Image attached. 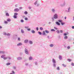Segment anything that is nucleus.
Here are the masks:
<instances>
[{
	"instance_id": "nucleus-4",
	"label": "nucleus",
	"mask_w": 74,
	"mask_h": 74,
	"mask_svg": "<svg viewBox=\"0 0 74 74\" xmlns=\"http://www.w3.org/2000/svg\"><path fill=\"white\" fill-rule=\"evenodd\" d=\"M51 11L53 13H55V9L53 8L51 9Z\"/></svg>"
},
{
	"instance_id": "nucleus-39",
	"label": "nucleus",
	"mask_w": 74,
	"mask_h": 74,
	"mask_svg": "<svg viewBox=\"0 0 74 74\" xmlns=\"http://www.w3.org/2000/svg\"><path fill=\"white\" fill-rule=\"evenodd\" d=\"M53 66H54V67H56V64H55V63H53Z\"/></svg>"
},
{
	"instance_id": "nucleus-1",
	"label": "nucleus",
	"mask_w": 74,
	"mask_h": 74,
	"mask_svg": "<svg viewBox=\"0 0 74 74\" xmlns=\"http://www.w3.org/2000/svg\"><path fill=\"white\" fill-rule=\"evenodd\" d=\"M53 17L54 19H58V14H55L53 16Z\"/></svg>"
},
{
	"instance_id": "nucleus-26",
	"label": "nucleus",
	"mask_w": 74,
	"mask_h": 74,
	"mask_svg": "<svg viewBox=\"0 0 74 74\" xmlns=\"http://www.w3.org/2000/svg\"><path fill=\"white\" fill-rule=\"evenodd\" d=\"M5 56V55H2L1 56V58H4Z\"/></svg>"
},
{
	"instance_id": "nucleus-9",
	"label": "nucleus",
	"mask_w": 74,
	"mask_h": 74,
	"mask_svg": "<svg viewBox=\"0 0 74 74\" xmlns=\"http://www.w3.org/2000/svg\"><path fill=\"white\" fill-rule=\"evenodd\" d=\"M52 62L53 63H56V60H55V59H54V58H53L52 59Z\"/></svg>"
},
{
	"instance_id": "nucleus-27",
	"label": "nucleus",
	"mask_w": 74,
	"mask_h": 74,
	"mask_svg": "<svg viewBox=\"0 0 74 74\" xmlns=\"http://www.w3.org/2000/svg\"><path fill=\"white\" fill-rule=\"evenodd\" d=\"M5 15H6V16H10L9 14L8 13H6L5 14Z\"/></svg>"
},
{
	"instance_id": "nucleus-16",
	"label": "nucleus",
	"mask_w": 74,
	"mask_h": 74,
	"mask_svg": "<svg viewBox=\"0 0 74 74\" xmlns=\"http://www.w3.org/2000/svg\"><path fill=\"white\" fill-rule=\"evenodd\" d=\"M21 33H22L23 34V33H24V31L23 30V29H21Z\"/></svg>"
},
{
	"instance_id": "nucleus-35",
	"label": "nucleus",
	"mask_w": 74,
	"mask_h": 74,
	"mask_svg": "<svg viewBox=\"0 0 74 74\" xmlns=\"http://www.w3.org/2000/svg\"><path fill=\"white\" fill-rule=\"evenodd\" d=\"M21 23H23L24 22V20L23 19H22L21 20Z\"/></svg>"
},
{
	"instance_id": "nucleus-37",
	"label": "nucleus",
	"mask_w": 74,
	"mask_h": 74,
	"mask_svg": "<svg viewBox=\"0 0 74 74\" xmlns=\"http://www.w3.org/2000/svg\"><path fill=\"white\" fill-rule=\"evenodd\" d=\"M13 17L14 18H17V16H15V15H14L13 16Z\"/></svg>"
},
{
	"instance_id": "nucleus-21",
	"label": "nucleus",
	"mask_w": 74,
	"mask_h": 74,
	"mask_svg": "<svg viewBox=\"0 0 74 74\" xmlns=\"http://www.w3.org/2000/svg\"><path fill=\"white\" fill-rule=\"evenodd\" d=\"M10 35H11V34H9V33L7 34L6 35L7 36H8V37H10Z\"/></svg>"
},
{
	"instance_id": "nucleus-22",
	"label": "nucleus",
	"mask_w": 74,
	"mask_h": 74,
	"mask_svg": "<svg viewBox=\"0 0 74 74\" xmlns=\"http://www.w3.org/2000/svg\"><path fill=\"white\" fill-rule=\"evenodd\" d=\"M67 60L68 61V62H70L71 61H72V60H71L70 59H67Z\"/></svg>"
},
{
	"instance_id": "nucleus-49",
	"label": "nucleus",
	"mask_w": 74,
	"mask_h": 74,
	"mask_svg": "<svg viewBox=\"0 0 74 74\" xmlns=\"http://www.w3.org/2000/svg\"><path fill=\"white\" fill-rule=\"evenodd\" d=\"M54 29L56 30H58V28H57V27H54Z\"/></svg>"
},
{
	"instance_id": "nucleus-45",
	"label": "nucleus",
	"mask_w": 74,
	"mask_h": 74,
	"mask_svg": "<svg viewBox=\"0 0 74 74\" xmlns=\"http://www.w3.org/2000/svg\"><path fill=\"white\" fill-rule=\"evenodd\" d=\"M40 30H43V28H42V27H40Z\"/></svg>"
},
{
	"instance_id": "nucleus-50",
	"label": "nucleus",
	"mask_w": 74,
	"mask_h": 74,
	"mask_svg": "<svg viewBox=\"0 0 74 74\" xmlns=\"http://www.w3.org/2000/svg\"><path fill=\"white\" fill-rule=\"evenodd\" d=\"M37 1H36L34 3V5H36V4H37Z\"/></svg>"
},
{
	"instance_id": "nucleus-48",
	"label": "nucleus",
	"mask_w": 74,
	"mask_h": 74,
	"mask_svg": "<svg viewBox=\"0 0 74 74\" xmlns=\"http://www.w3.org/2000/svg\"><path fill=\"white\" fill-rule=\"evenodd\" d=\"M13 69H15H15H16V66H14L13 67Z\"/></svg>"
},
{
	"instance_id": "nucleus-30",
	"label": "nucleus",
	"mask_w": 74,
	"mask_h": 74,
	"mask_svg": "<svg viewBox=\"0 0 74 74\" xmlns=\"http://www.w3.org/2000/svg\"><path fill=\"white\" fill-rule=\"evenodd\" d=\"M56 70H60V68L58 66V67L56 68Z\"/></svg>"
},
{
	"instance_id": "nucleus-10",
	"label": "nucleus",
	"mask_w": 74,
	"mask_h": 74,
	"mask_svg": "<svg viewBox=\"0 0 74 74\" xmlns=\"http://www.w3.org/2000/svg\"><path fill=\"white\" fill-rule=\"evenodd\" d=\"M16 35H14L13 37V39L14 40H16Z\"/></svg>"
},
{
	"instance_id": "nucleus-55",
	"label": "nucleus",
	"mask_w": 74,
	"mask_h": 74,
	"mask_svg": "<svg viewBox=\"0 0 74 74\" xmlns=\"http://www.w3.org/2000/svg\"><path fill=\"white\" fill-rule=\"evenodd\" d=\"M36 30H37V31H38V27H36Z\"/></svg>"
},
{
	"instance_id": "nucleus-43",
	"label": "nucleus",
	"mask_w": 74,
	"mask_h": 74,
	"mask_svg": "<svg viewBox=\"0 0 74 74\" xmlns=\"http://www.w3.org/2000/svg\"><path fill=\"white\" fill-rule=\"evenodd\" d=\"M34 63L35 64H36V65H37V64H38L37 63V62H35Z\"/></svg>"
},
{
	"instance_id": "nucleus-20",
	"label": "nucleus",
	"mask_w": 74,
	"mask_h": 74,
	"mask_svg": "<svg viewBox=\"0 0 74 74\" xmlns=\"http://www.w3.org/2000/svg\"><path fill=\"white\" fill-rule=\"evenodd\" d=\"M58 21L59 22H60V23H61L63 22V21H62V20H58Z\"/></svg>"
},
{
	"instance_id": "nucleus-3",
	"label": "nucleus",
	"mask_w": 74,
	"mask_h": 74,
	"mask_svg": "<svg viewBox=\"0 0 74 74\" xmlns=\"http://www.w3.org/2000/svg\"><path fill=\"white\" fill-rule=\"evenodd\" d=\"M28 42L29 44L30 45H32L33 44V41H32L31 40H29Z\"/></svg>"
},
{
	"instance_id": "nucleus-56",
	"label": "nucleus",
	"mask_w": 74,
	"mask_h": 74,
	"mask_svg": "<svg viewBox=\"0 0 74 74\" xmlns=\"http://www.w3.org/2000/svg\"><path fill=\"white\" fill-rule=\"evenodd\" d=\"M47 38L48 39H49V40L50 39V38L49 37V36H47Z\"/></svg>"
},
{
	"instance_id": "nucleus-19",
	"label": "nucleus",
	"mask_w": 74,
	"mask_h": 74,
	"mask_svg": "<svg viewBox=\"0 0 74 74\" xmlns=\"http://www.w3.org/2000/svg\"><path fill=\"white\" fill-rule=\"evenodd\" d=\"M45 32L44 31H43L42 34V35H43V36H45Z\"/></svg>"
},
{
	"instance_id": "nucleus-64",
	"label": "nucleus",
	"mask_w": 74,
	"mask_h": 74,
	"mask_svg": "<svg viewBox=\"0 0 74 74\" xmlns=\"http://www.w3.org/2000/svg\"><path fill=\"white\" fill-rule=\"evenodd\" d=\"M72 29H74V26H73L72 27Z\"/></svg>"
},
{
	"instance_id": "nucleus-38",
	"label": "nucleus",
	"mask_w": 74,
	"mask_h": 74,
	"mask_svg": "<svg viewBox=\"0 0 74 74\" xmlns=\"http://www.w3.org/2000/svg\"><path fill=\"white\" fill-rule=\"evenodd\" d=\"M71 66H74V63L73 62H72L71 63Z\"/></svg>"
},
{
	"instance_id": "nucleus-23",
	"label": "nucleus",
	"mask_w": 74,
	"mask_h": 74,
	"mask_svg": "<svg viewBox=\"0 0 74 74\" xmlns=\"http://www.w3.org/2000/svg\"><path fill=\"white\" fill-rule=\"evenodd\" d=\"M51 19L53 22L54 21H55V18H54V17H52Z\"/></svg>"
},
{
	"instance_id": "nucleus-58",
	"label": "nucleus",
	"mask_w": 74,
	"mask_h": 74,
	"mask_svg": "<svg viewBox=\"0 0 74 74\" xmlns=\"http://www.w3.org/2000/svg\"><path fill=\"white\" fill-rule=\"evenodd\" d=\"M8 22H7L6 21H5L4 22V23H5V24H7V23H8Z\"/></svg>"
},
{
	"instance_id": "nucleus-41",
	"label": "nucleus",
	"mask_w": 74,
	"mask_h": 74,
	"mask_svg": "<svg viewBox=\"0 0 74 74\" xmlns=\"http://www.w3.org/2000/svg\"><path fill=\"white\" fill-rule=\"evenodd\" d=\"M62 65L63 67H66V65L64 64H62Z\"/></svg>"
},
{
	"instance_id": "nucleus-18",
	"label": "nucleus",
	"mask_w": 74,
	"mask_h": 74,
	"mask_svg": "<svg viewBox=\"0 0 74 74\" xmlns=\"http://www.w3.org/2000/svg\"><path fill=\"white\" fill-rule=\"evenodd\" d=\"M64 39H67V38H68V37L67 36H65L64 37Z\"/></svg>"
},
{
	"instance_id": "nucleus-47",
	"label": "nucleus",
	"mask_w": 74,
	"mask_h": 74,
	"mask_svg": "<svg viewBox=\"0 0 74 74\" xmlns=\"http://www.w3.org/2000/svg\"><path fill=\"white\" fill-rule=\"evenodd\" d=\"M7 58L9 60H10V59H11V57H8Z\"/></svg>"
},
{
	"instance_id": "nucleus-40",
	"label": "nucleus",
	"mask_w": 74,
	"mask_h": 74,
	"mask_svg": "<svg viewBox=\"0 0 74 74\" xmlns=\"http://www.w3.org/2000/svg\"><path fill=\"white\" fill-rule=\"evenodd\" d=\"M18 15V13H14V15H15L16 16H17V15Z\"/></svg>"
},
{
	"instance_id": "nucleus-29",
	"label": "nucleus",
	"mask_w": 74,
	"mask_h": 74,
	"mask_svg": "<svg viewBox=\"0 0 74 74\" xmlns=\"http://www.w3.org/2000/svg\"><path fill=\"white\" fill-rule=\"evenodd\" d=\"M0 53H3V54H4V51H0Z\"/></svg>"
},
{
	"instance_id": "nucleus-31",
	"label": "nucleus",
	"mask_w": 74,
	"mask_h": 74,
	"mask_svg": "<svg viewBox=\"0 0 74 74\" xmlns=\"http://www.w3.org/2000/svg\"><path fill=\"white\" fill-rule=\"evenodd\" d=\"M8 59L7 57H5L3 58L4 60H6V59Z\"/></svg>"
},
{
	"instance_id": "nucleus-52",
	"label": "nucleus",
	"mask_w": 74,
	"mask_h": 74,
	"mask_svg": "<svg viewBox=\"0 0 74 74\" xmlns=\"http://www.w3.org/2000/svg\"><path fill=\"white\" fill-rule=\"evenodd\" d=\"M28 19V18L27 17H25V20L26 21Z\"/></svg>"
},
{
	"instance_id": "nucleus-33",
	"label": "nucleus",
	"mask_w": 74,
	"mask_h": 74,
	"mask_svg": "<svg viewBox=\"0 0 74 74\" xmlns=\"http://www.w3.org/2000/svg\"><path fill=\"white\" fill-rule=\"evenodd\" d=\"M51 32H55V30L54 29H51Z\"/></svg>"
},
{
	"instance_id": "nucleus-57",
	"label": "nucleus",
	"mask_w": 74,
	"mask_h": 74,
	"mask_svg": "<svg viewBox=\"0 0 74 74\" xmlns=\"http://www.w3.org/2000/svg\"><path fill=\"white\" fill-rule=\"evenodd\" d=\"M25 29H28V28H29V27L28 26L25 27Z\"/></svg>"
},
{
	"instance_id": "nucleus-59",
	"label": "nucleus",
	"mask_w": 74,
	"mask_h": 74,
	"mask_svg": "<svg viewBox=\"0 0 74 74\" xmlns=\"http://www.w3.org/2000/svg\"><path fill=\"white\" fill-rule=\"evenodd\" d=\"M60 33H63V31L62 30H61L60 31Z\"/></svg>"
},
{
	"instance_id": "nucleus-51",
	"label": "nucleus",
	"mask_w": 74,
	"mask_h": 74,
	"mask_svg": "<svg viewBox=\"0 0 74 74\" xmlns=\"http://www.w3.org/2000/svg\"><path fill=\"white\" fill-rule=\"evenodd\" d=\"M28 64H29L28 63H26L25 64V65L26 66H28Z\"/></svg>"
},
{
	"instance_id": "nucleus-2",
	"label": "nucleus",
	"mask_w": 74,
	"mask_h": 74,
	"mask_svg": "<svg viewBox=\"0 0 74 74\" xmlns=\"http://www.w3.org/2000/svg\"><path fill=\"white\" fill-rule=\"evenodd\" d=\"M25 53H26V54H27V55H29V51H28V50H27V49L26 48L25 49Z\"/></svg>"
},
{
	"instance_id": "nucleus-24",
	"label": "nucleus",
	"mask_w": 74,
	"mask_h": 74,
	"mask_svg": "<svg viewBox=\"0 0 74 74\" xmlns=\"http://www.w3.org/2000/svg\"><path fill=\"white\" fill-rule=\"evenodd\" d=\"M10 64H11V63L10 62H8L6 64V65H7V66H8L9 65H10Z\"/></svg>"
},
{
	"instance_id": "nucleus-17",
	"label": "nucleus",
	"mask_w": 74,
	"mask_h": 74,
	"mask_svg": "<svg viewBox=\"0 0 74 74\" xmlns=\"http://www.w3.org/2000/svg\"><path fill=\"white\" fill-rule=\"evenodd\" d=\"M11 20L10 18H8L7 19V21L8 22H11Z\"/></svg>"
},
{
	"instance_id": "nucleus-28",
	"label": "nucleus",
	"mask_w": 74,
	"mask_h": 74,
	"mask_svg": "<svg viewBox=\"0 0 74 74\" xmlns=\"http://www.w3.org/2000/svg\"><path fill=\"white\" fill-rule=\"evenodd\" d=\"M56 32L57 33H58V34H59V33H60V31L59 30H57Z\"/></svg>"
},
{
	"instance_id": "nucleus-13",
	"label": "nucleus",
	"mask_w": 74,
	"mask_h": 74,
	"mask_svg": "<svg viewBox=\"0 0 74 74\" xmlns=\"http://www.w3.org/2000/svg\"><path fill=\"white\" fill-rule=\"evenodd\" d=\"M22 45V43H19L17 44V46H20L21 45Z\"/></svg>"
},
{
	"instance_id": "nucleus-60",
	"label": "nucleus",
	"mask_w": 74,
	"mask_h": 74,
	"mask_svg": "<svg viewBox=\"0 0 74 74\" xmlns=\"http://www.w3.org/2000/svg\"><path fill=\"white\" fill-rule=\"evenodd\" d=\"M12 73H13V74H15V72H14V71H12Z\"/></svg>"
},
{
	"instance_id": "nucleus-12",
	"label": "nucleus",
	"mask_w": 74,
	"mask_h": 74,
	"mask_svg": "<svg viewBox=\"0 0 74 74\" xmlns=\"http://www.w3.org/2000/svg\"><path fill=\"white\" fill-rule=\"evenodd\" d=\"M56 25H57L58 26H60V24L58 22H56Z\"/></svg>"
},
{
	"instance_id": "nucleus-14",
	"label": "nucleus",
	"mask_w": 74,
	"mask_h": 74,
	"mask_svg": "<svg viewBox=\"0 0 74 74\" xmlns=\"http://www.w3.org/2000/svg\"><path fill=\"white\" fill-rule=\"evenodd\" d=\"M33 59V58H32V57L30 56L29 57V60H32Z\"/></svg>"
},
{
	"instance_id": "nucleus-7",
	"label": "nucleus",
	"mask_w": 74,
	"mask_h": 74,
	"mask_svg": "<svg viewBox=\"0 0 74 74\" xmlns=\"http://www.w3.org/2000/svg\"><path fill=\"white\" fill-rule=\"evenodd\" d=\"M17 60H22V58L21 57H18L17 58Z\"/></svg>"
},
{
	"instance_id": "nucleus-6",
	"label": "nucleus",
	"mask_w": 74,
	"mask_h": 74,
	"mask_svg": "<svg viewBox=\"0 0 74 74\" xmlns=\"http://www.w3.org/2000/svg\"><path fill=\"white\" fill-rule=\"evenodd\" d=\"M70 8L69 7L68 9V10H66V12H70Z\"/></svg>"
},
{
	"instance_id": "nucleus-63",
	"label": "nucleus",
	"mask_w": 74,
	"mask_h": 74,
	"mask_svg": "<svg viewBox=\"0 0 74 74\" xmlns=\"http://www.w3.org/2000/svg\"><path fill=\"white\" fill-rule=\"evenodd\" d=\"M19 8V10H22V7H20Z\"/></svg>"
},
{
	"instance_id": "nucleus-62",
	"label": "nucleus",
	"mask_w": 74,
	"mask_h": 74,
	"mask_svg": "<svg viewBox=\"0 0 74 74\" xmlns=\"http://www.w3.org/2000/svg\"><path fill=\"white\" fill-rule=\"evenodd\" d=\"M7 34L6 33H4V35H5V36H6V35H7Z\"/></svg>"
},
{
	"instance_id": "nucleus-61",
	"label": "nucleus",
	"mask_w": 74,
	"mask_h": 74,
	"mask_svg": "<svg viewBox=\"0 0 74 74\" xmlns=\"http://www.w3.org/2000/svg\"><path fill=\"white\" fill-rule=\"evenodd\" d=\"M27 30H28V31H30V29L29 28V29H27Z\"/></svg>"
},
{
	"instance_id": "nucleus-11",
	"label": "nucleus",
	"mask_w": 74,
	"mask_h": 74,
	"mask_svg": "<svg viewBox=\"0 0 74 74\" xmlns=\"http://www.w3.org/2000/svg\"><path fill=\"white\" fill-rule=\"evenodd\" d=\"M28 41H29V40L28 39H26L24 40V42L25 43H27V42H28Z\"/></svg>"
},
{
	"instance_id": "nucleus-32",
	"label": "nucleus",
	"mask_w": 74,
	"mask_h": 74,
	"mask_svg": "<svg viewBox=\"0 0 74 74\" xmlns=\"http://www.w3.org/2000/svg\"><path fill=\"white\" fill-rule=\"evenodd\" d=\"M38 33L40 35H41V34H42V33L40 32H38Z\"/></svg>"
},
{
	"instance_id": "nucleus-42",
	"label": "nucleus",
	"mask_w": 74,
	"mask_h": 74,
	"mask_svg": "<svg viewBox=\"0 0 74 74\" xmlns=\"http://www.w3.org/2000/svg\"><path fill=\"white\" fill-rule=\"evenodd\" d=\"M24 14H25V15L27 14V11H25V12H24Z\"/></svg>"
},
{
	"instance_id": "nucleus-53",
	"label": "nucleus",
	"mask_w": 74,
	"mask_h": 74,
	"mask_svg": "<svg viewBox=\"0 0 74 74\" xmlns=\"http://www.w3.org/2000/svg\"><path fill=\"white\" fill-rule=\"evenodd\" d=\"M66 48H67V49H70V47H66Z\"/></svg>"
},
{
	"instance_id": "nucleus-5",
	"label": "nucleus",
	"mask_w": 74,
	"mask_h": 74,
	"mask_svg": "<svg viewBox=\"0 0 74 74\" xmlns=\"http://www.w3.org/2000/svg\"><path fill=\"white\" fill-rule=\"evenodd\" d=\"M14 12H18L19 11V9L18 8H16L14 10Z\"/></svg>"
},
{
	"instance_id": "nucleus-36",
	"label": "nucleus",
	"mask_w": 74,
	"mask_h": 74,
	"mask_svg": "<svg viewBox=\"0 0 74 74\" xmlns=\"http://www.w3.org/2000/svg\"><path fill=\"white\" fill-rule=\"evenodd\" d=\"M65 23H63L62 22L61 23V24L62 25H64V24H65Z\"/></svg>"
},
{
	"instance_id": "nucleus-8",
	"label": "nucleus",
	"mask_w": 74,
	"mask_h": 74,
	"mask_svg": "<svg viewBox=\"0 0 74 74\" xmlns=\"http://www.w3.org/2000/svg\"><path fill=\"white\" fill-rule=\"evenodd\" d=\"M59 58L60 60H61L62 59V56L61 55H59Z\"/></svg>"
},
{
	"instance_id": "nucleus-34",
	"label": "nucleus",
	"mask_w": 74,
	"mask_h": 74,
	"mask_svg": "<svg viewBox=\"0 0 74 74\" xmlns=\"http://www.w3.org/2000/svg\"><path fill=\"white\" fill-rule=\"evenodd\" d=\"M66 4V3H65V2H64L63 5H62V6H64V5H65Z\"/></svg>"
},
{
	"instance_id": "nucleus-15",
	"label": "nucleus",
	"mask_w": 74,
	"mask_h": 74,
	"mask_svg": "<svg viewBox=\"0 0 74 74\" xmlns=\"http://www.w3.org/2000/svg\"><path fill=\"white\" fill-rule=\"evenodd\" d=\"M31 33H33V34H34V33H36V32L34 30H32L31 31Z\"/></svg>"
},
{
	"instance_id": "nucleus-25",
	"label": "nucleus",
	"mask_w": 74,
	"mask_h": 74,
	"mask_svg": "<svg viewBox=\"0 0 74 74\" xmlns=\"http://www.w3.org/2000/svg\"><path fill=\"white\" fill-rule=\"evenodd\" d=\"M45 32L46 33H47V34L49 33V31L47 30H45Z\"/></svg>"
},
{
	"instance_id": "nucleus-46",
	"label": "nucleus",
	"mask_w": 74,
	"mask_h": 74,
	"mask_svg": "<svg viewBox=\"0 0 74 74\" xmlns=\"http://www.w3.org/2000/svg\"><path fill=\"white\" fill-rule=\"evenodd\" d=\"M18 41H21V38H18Z\"/></svg>"
},
{
	"instance_id": "nucleus-54",
	"label": "nucleus",
	"mask_w": 74,
	"mask_h": 74,
	"mask_svg": "<svg viewBox=\"0 0 74 74\" xmlns=\"http://www.w3.org/2000/svg\"><path fill=\"white\" fill-rule=\"evenodd\" d=\"M64 36H67V33H64Z\"/></svg>"
},
{
	"instance_id": "nucleus-44",
	"label": "nucleus",
	"mask_w": 74,
	"mask_h": 74,
	"mask_svg": "<svg viewBox=\"0 0 74 74\" xmlns=\"http://www.w3.org/2000/svg\"><path fill=\"white\" fill-rule=\"evenodd\" d=\"M50 47H53V44H51L49 45Z\"/></svg>"
}]
</instances>
